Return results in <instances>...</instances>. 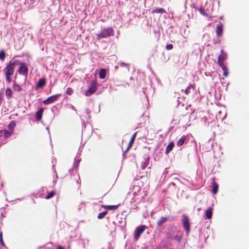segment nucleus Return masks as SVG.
<instances>
[{
	"instance_id": "nucleus-38",
	"label": "nucleus",
	"mask_w": 249,
	"mask_h": 249,
	"mask_svg": "<svg viewBox=\"0 0 249 249\" xmlns=\"http://www.w3.org/2000/svg\"><path fill=\"white\" fill-rule=\"evenodd\" d=\"M177 240H178V241H180V237H177Z\"/></svg>"
},
{
	"instance_id": "nucleus-20",
	"label": "nucleus",
	"mask_w": 249,
	"mask_h": 249,
	"mask_svg": "<svg viewBox=\"0 0 249 249\" xmlns=\"http://www.w3.org/2000/svg\"><path fill=\"white\" fill-rule=\"evenodd\" d=\"M13 91L10 88H7L5 91V94L7 99H11L12 98Z\"/></svg>"
},
{
	"instance_id": "nucleus-32",
	"label": "nucleus",
	"mask_w": 249,
	"mask_h": 249,
	"mask_svg": "<svg viewBox=\"0 0 249 249\" xmlns=\"http://www.w3.org/2000/svg\"><path fill=\"white\" fill-rule=\"evenodd\" d=\"M165 48L167 50H170L173 48V45L172 44H167Z\"/></svg>"
},
{
	"instance_id": "nucleus-2",
	"label": "nucleus",
	"mask_w": 249,
	"mask_h": 249,
	"mask_svg": "<svg viewBox=\"0 0 249 249\" xmlns=\"http://www.w3.org/2000/svg\"><path fill=\"white\" fill-rule=\"evenodd\" d=\"M19 64L18 60H15L13 62L10 61L5 68V74L12 75L14 73L15 66Z\"/></svg>"
},
{
	"instance_id": "nucleus-11",
	"label": "nucleus",
	"mask_w": 249,
	"mask_h": 249,
	"mask_svg": "<svg viewBox=\"0 0 249 249\" xmlns=\"http://www.w3.org/2000/svg\"><path fill=\"white\" fill-rule=\"evenodd\" d=\"M46 79L45 78H41L39 80L38 83L37 84L36 89H42L46 85Z\"/></svg>"
},
{
	"instance_id": "nucleus-7",
	"label": "nucleus",
	"mask_w": 249,
	"mask_h": 249,
	"mask_svg": "<svg viewBox=\"0 0 249 249\" xmlns=\"http://www.w3.org/2000/svg\"><path fill=\"white\" fill-rule=\"evenodd\" d=\"M61 96L60 94H57L49 97L47 99L43 101V103L45 105L50 104L53 102L56 101Z\"/></svg>"
},
{
	"instance_id": "nucleus-8",
	"label": "nucleus",
	"mask_w": 249,
	"mask_h": 249,
	"mask_svg": "<svg viewBox=\"0 0 249 249\" xmlns=\"http://www.w3.org/2000/svg\"><path fill=\"white\" fill-rule=\"evenodd\" d=\"M223 25L221 22H219L216 25L215 32L216 36L219 37L222 36L223 34Z\"/></svg>"
},
{
	"instance_id": "nucleus-23",
	"label": "nucleus",
	"mask_w": 249,
	"mask_h": 249,
	"mask_svg": "<svg viewBox=\"0 0 249 249\" xmlns=\"http://www.w3.org/2000/svg\"><path fill=\"white\" fill-rule=\"evenodd\" d=\"M149 163V157H148V158H146L145 159L144 161L142 163V170L145 169L148 165Z\"/></svg>"
},
{
	"instance_id": "nucleus-19",
	"label": "nucleus",
	"mask_w": 249,
	"mask_h": 249,
	"mask_svg": "<svg viewBox=\"0 0 249 249\" xmlns=\"http://www.w3.org/2000/svg\"><path fill=\"white\" fill-rule=\"evenodd\" d=\"M213 208L209 207L205 212L206 217L208 219H211L212 216Z\"/></svg>"
},
{
	"instance_id": "nucleus-35",
	"label": "nucleus",
	"mask_w": 249,
	"mask_h": 249,
	"mask_svg": "<svg viewBox=\"0 0 249 249\" xmlns=\"http://www.w3.org/2000/svg\"><path fill=\"white\" fill-rule=\"evenodd\" d=\"M190 92V89L189 87H188L185 90V93L188 94Z\"/></svg>"
},
{
	"instance_id": "nucleus-25",
	"label": "nucleus",
	"mask_w": 249,
	"mask_h": 249,
	"mask_svg": "<svg viewBox=\"0 0 249 249\" xmlns=\"http://www.w3.org/2000/svg\"><path fill=\"white\" fill-rule=\"evenodd\" d=\"M186 140V136H182L177 142V145L178 146H182Z\"/></svg>"
},
{
	"instance_id": "nucleus-22",
	"label": "nucleus",
	"mask_w": 249,
	"mask_h": 249,
	"mask_svg": "<svg viewBox=\"0 0 249 249\" xmlns=\"http://www.w3.org/2000/svg\"><path fill=\"white\" fill-rule=\"evenodd\" d=\"M16 123L15 121H13L9 123V124L8 125V128L9 130L13 132L14 129L15 127L16 126Z\"/></svg>"
},
{
	"instance_id": "nucleus-16",
	"label": "nucleus",
	"mask_w": 249,
	"mask_h": 249,
	"mask_svg": "<svg viewBox=\"0 0 249 249\" xmlns=\"http://www.w3.org/2000/svg\"><path fill=\"white\" fill-rule=\"evenodd\" d=\"M223 71V74L225 77H227L229 74L228 69L226 67V66L224 65V64H221V65H219Z\"/></svg>"
},
{
	"instance_id": "nucleus-6",
	"label": "nucleus",
	"mask_w": 249,
	"mask_h": 249,
	"mask_svg": "<svg viewBox=\"0 0 249 249\" xmlns=\"http://www.w3.org/2000/svg\"><path fill=\"white\" fill-rule=\"evenodd\" d=\"M97 83L95 81H92L90 85V87L86 91L85 95L86 96H90L93 94L97 90Z\"/></svg>"
},
{
	"instance_id": "nucleus-12",
	"label": "nucleus",
	"mask_w": 249,
	"mask_h": 249,
	"mask_svg": "<svg viewBox=\"0 0 249 249\" xmlns=\"http://www.w3.org/2000/svg\"><path fill=\"white\" fill-rule=\"evenodd\" d=\"M44 111V108H40L36 113V118L37 121H40L42 116V114Z\"/></svg>"
},
{
	"instance_id": "nucleus-13",
	"label": "nucleus",
	"mask_w": 249,
	"mask_h": 249,
	"mask_svg": "<svg viewBox=\"0 0 249 249\" xmlns=\"http://www.w3.org/2000/svg\"><path fill=\"white\" fill-rule=\"evenodd\" d=\"M212 184L213 186L212 193L214 195H215L217 193L218 190V185L217 183L214 181V179L213 180Z\"/></svg>"
},
{
	"instance_id": "nucleus-14",
	"label": "nucleus",
	"mask_w": 249,
	"mask_h": 249,
	"mask_svg": "<svg viewBox=\"0 0 249 249\" xmlns=\"http://www.w3.org/2000/svg\"><path fill=\"white\" fill-rule=\"evenodd\" d=\"M174 146V142H171L167 146L165 154H168L170 151H171Z\"/></svg>"
},
{
	"instance_id": "nucleus-3",
	"label": "nucleus",
	"mask_w": 249,
	"mask_h": 249,
	"mask_svg": "<svg viewBox=\"0 0 249 249\" xmlns=\"http://www.w3.org/2000/svg\"><path fill=\"white\" fill-rule=\"evenodd\" d=\"M20 65V66L19 67L18 71L20 73V74H22L25 76V81L26 80L28 72V69L27 66V64L25 63H19V64Z\"/></svg>"
},
{
	"instance_id": "nucleus-15",
	"label": "nucleus",
	"mask_w": 249,
	"mask_h": 249,
	"mask_svg": "<svg viewBox=\"0 0 249 249\" xmlns=\"http://www.w3.org/2000/svg\"><path fill=\"white\" fill-rule=\"evenodd\" d=\"M168 220L167 217H161L160 219L157 221V225L158 226H161L163 223L166 222Z\"/></svg>"
},
{
	"instance_id": "nucleus-28",
	"label": "nucleus",
	"mask_w": 249,
	"mask_h": 249,
	"mask_svg": "<svg viewBox=\"0 0 249 249\" xmlns=\"http://www.w3.org/2000/svg\"><path fill=\"white\" fill-rule=\"evenodd\" d=\"M107 213L108 212L107 211H105L100 213L98 215V218L100 219L103 218Z\"/></svg>"
},
{
	"instance_id": "nucleus-31",
	"label": "nucleus",
	"mask_w": 249,
	"mask_h": 249,
	"mask_svg": "<svg viewBox=\"0 0 249 249\" xmlns=\"http://www.w3.org/2000/svg\"><path fill=\"white\" fill-rule=\"evenodd\" d=\"M0 244L1 246H4V243L2 239V233L0 232Z\"/></svg>"
},
{
	"instance_id": "nucleus-36",
	"label": "nucleus",
	"mask_w": 249,
	"mask_h": 249,
	"mask_svg": "<svg viewBox=\"0 0 249 249\" xmlns=\"http://www.w3.org/2000/svg\"><path fill=\"white\" fill-rule=\"evenodd\" d=\"M64 249V248L63 247L61 246H58L57 247V249Z\"/></svg>"
},
{
	"instance_id": "nucleus-24",
	"label": "nucleus",
	"mask_w": 249,
	"mask_h": 249,
	"mask_svg": "<svg viewBox=\"0 0 249 249\" xmlns=\"http://www.w3.org/2000/svg\"><path fill=\"white\" fill-rule=\"evenodd\" d=\"M13 89L15 91L18 92H20L22 90L21 87L19 85L17 84L15 81H14L13 83Z\"/></svg>"
},
{
	"instance_id": "nucleus-29",
	"label": "nucleus",
	"mask_w": 249,
	"mask_h": 249,
	"mask_svg": "<svg viewBox=\"0 0 249 249\" xmlns=\"http://www.w3.org/2000/svg\"><path fill=\"white\" fill-rule=\"evenodd\" d=\"M5 57V52L4 51V50H1L0 52V59L1 60H4Z\"/></svg>"
},
{
	"instance_id": "nucleus-34",
	"label": "nucleus",
	"mask_w": 249,
	"mask_h": 249,
	"mask_svg": "<svg viewBox=\"0 0 249 249\" xmlns=\"http://www.w3.org/2000/svg\"><path fill=\"white\" fill-rule=\"evenodd\" d=\"M199 12L202 14V15H203L204 16H207L205 13V12H204V10L202 8H200L199 9Z\"/></svg>"
},
{
	"instance_id": "nucleus-39",
	"label": "nucleus",
	"mask_w": 249,
	"mask_h": 249,
	"mask_svg": "<svg viewBox=\"0 0 249 249\" xmlns=\"http://www.w3.org/2000/svg\"><path fill=\"white\" fill-rule=\"evenodd\" d=\"M220 19H222V17H220Z\"/></svg>"
},
{
	"instance_id": "nucleus-27",
	"label": "nucleus",
	"mask_w": 249,
	"mask_h": 249,
	"mask_svg": "<svg viewBox=\"0 0 249 249\" xmlns=\"http://www.w3.org/2000/svg\"><path fill=\"white\" fill-rule=\"evenodd\" d=\"M55 194V192L54 191H52L50 192V193H49L47 194V195L46 196L45 198L46 199H49L53 197L54 196Z\"/></svg>"
},
{
	"instance_id": "nucleus-5",
	"label": "nucleus",
	"mask_w": 249,
	"mask_h": 249,
	"mask_svg": "<svg viewBox=\"0 0 249 249\" xmlns=\"http://www.w3.org/2000/svg\"><path fill=\"white\" fill-rule=\"evenodd\" d=\"M147 227L145 225H142L136 228L134 232V238L135 241H137L141 234L145 230Z\"/></svg>"
},
{
	"instance_id": "nucleus-37",
	"label": "nucleus",
	"mask_w": 249,
	"mask_h": 249,
	"mask_svg": "<svg viewBox=\"0 0 249 249\" xmlns=\"http://www.w3.org/2000/svg\"><path fill=\"white\" fill-rule=\"evenodd\" d=\"M2 136V131H1V130H0V137Z\"/></svg>"
},
{
	"instance_id": "nucleus-4",
	"label": "nucleus",
	"mask_w": 249,
	"mask_h": 249,
	"mask_svg": "<svg viewBox=\"0 0 249 249\" xmlns=\"http://www.w3.org/2000/svg\"><path fill=\"white\" fill-rule=\"evenodd\" d=\"M182 225L187 234H189L190 231V223L187 215H182Z\"/></svg>"
},
{
	"instance_id": "nucleus-9",
	"label": "nucleus",
	"mask_w": 249,
	"mask_h": 249,
	"mask_svg": "<svg viewBox=\"0 0 249 249\" xmlns=\"http://www.w3.org/2000/svg\"><path fill=\"white\" fill-rule=\"evenodd\" d=\"M227 58V54L223 50L221 51V54L218 57L217 63L218 65L224 64V61Z\"/></svg>"
},
{
	"instance_id": "nucleus-30",
	"label": "nucleus",
	"mask_w": 249,
	"mask_h": 249,
	"mask_svg": "<svg viewBox=\"0 0 249 249\" xmlns=\"http://www.w3.org/2000/svg\"><path fill=\"white\" fill-rule=\"evenodd\" d=\"M73 92V89L71 88H68L66 90V94H67L69 95H71Z\"/></svg>"
},
{
	"instance_id": "nucleus-17",
	"label": "nucleus",
	"mask_w": 249,
	"mask_h": 249,
	"mask_svg": "<svg viewBox=\"0 0 249 249\" xmlns=\"http://www.w3.org/2000/svg\"><path fill=\"white\" fill-rule=\"evenodd\" d=\"M1 131H2V135H4V138L5 139L10 137L13 133V132L6 129L1 130Z\"/></svg>"
},
{
	"instance_id": "nucleus-26",
	"label": "nucleus",
	"mask_w": 249,
	"mask_h": 249,
	"mask_svg": "<svg viewBox=\"0 0 249 249\" xmlns=\"http://www.w3.org/2000/svg\"><path fill=\"white\" fill-rule=\"evenodd\" d=\"M165 12V10L163 8H156L155 9H154L152 11V14H154V13H160V14H162L163 13H164Z\"/></svg>"
},
{
	"instance_id": "nucleus-18",
	"label": "nucleus",
	"mask_w": 249,
	"mask_h": 249,
	"mask_svg": "<svg viewBox=\"0 0 249 249\" xmlns=\"http://www.w3.org/2000/svg\"><path fill=\"white\" fill-rule=\"evenodd\" d=\"M102 207L109 210H116L118 208V205H103Z\"/></svg>"
},
{
	"instance_id": "nucleus-21",
	"label": "nucleus",
	"mask_w": 249,
	"mask_h": 249,
	"mask_svg": "<svg viewBox=\"0 0 249 249\" xmlns=\"http://www.w3.org/2000/svg\"><path fill=\"white\" fill-rule=\"evenodd\" d=\"M107 70L105 69H102L99 71V77L100 79H104L106 77Z\"/></svg>"
},
{
	"instance_id": "nucleus-33",
	"label": "nucleus",
	"mask_w": 249,
	"mask_h": 249,
	"mask_svg": "<svg viewBox=\"0 0 249 249\" xmlns=\"http://www.w3.org/2000/svg\"><path fill=\"white\" fill-rule=\"evenodd\" d=\"M6 81L8 83H10L12 81V79L10 77L11 75L5 74Z\"/></svg>"
},
{
	"instance_id": "nucleus-1",
	"label": "nucleus",
	"mask_w": 249,
	"mask_h": 249,
	"mask_svg": "<svg viewBox=\"0 0 249 249\" xmlns=\"http://www.w3.org/2000/svg\"><path fill=\"white\" fill-rule=\"evenodd\" d=\"M114 35V31L111 27L104 28L102 30L101 32L97 34L96 39L98 40L103 38H106L108 36H113Z\"/></svg>"
},
{
	"instance_id": "nucleus-10",
	"label": "nucleus",
	"mask_w": 249,
	"mask_h": 249,
	"mask_svg": "<svg viewBox=\"0 0 249 249\" xmlns=\"http://www.w3.org/2000/svg\"><path fill=\"white\" fill-rule=\"evenodd\" d=\"M137 132H135L133 134V135L132 136L130 140L128 143V144L127 145V147L126 148V149L125 150L124 153L123 155L124 156L125 153H127L129 150L131 148L132 146L133 145L134 143V140L136 137Z\"/></svg>"
}]
</instances>
